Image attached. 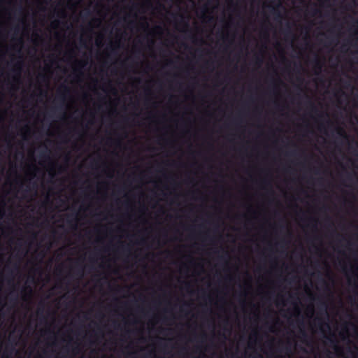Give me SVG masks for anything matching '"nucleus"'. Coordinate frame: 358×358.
Here are the masks:
<instances>
[{
  "label": "nucleus",
  "mask_w": 358,
  "mask_h": 358,
  "mask_svg": "<svg viewBox=\"0 0 358 358\" xmlns=\"http://www.w3.org/2000/svg\"><path fill=\"white\" fill-rule=\"evenodd\" d=\"M41 157H43V158H45V159H50L49 155H46V154H43H43L41 155Z\"/></svg>",
  "instance_id": "obj_12"
},
{
  "label": "nucleus",
  "mask_w": 358,
  "mask_h": 358,
  "mask_svg": "<svg viewBox=\"0 0 358 358\" xmlns=\"http://www.w3.org/2000/svg\"><path fill=\"white\" fill-rule=\"evenodd\" d=\"M289 154H290L291 155H294L296 153H295V152H290Z\"/></svg>",
  "instance_id": "obj_20"
},
{
  "label": "nucleus",
  "mask_w": 358,
  "mask_h": 358,
  "mask_svg": "<svg viewBox=\"0 0 358 358\" xmlns=\"http://www.w3.org/2000/svg\"><path fill=\"white\" fill-rule=\"evenodd\" d=\"M15 268L16 269H17V268H18V266H17V265H15Z\"/></svg>",
  "instance_id": "obj_31"
},
{
  "label": "nucleus",
  "mask_w": 358,
  "mask_h": 358,
  "mask_svg": "<svg viewBox=\"0 0 358 358\" xmlns=\"http://www.w3.org/2000/svg\"><path fill=\"white\" fill-rule=\"evenodd\" d=\"M309 105H310L312 110L317 111V108L312 101H309Z\"/></svg>",
  "instance_id": "obj_8"
},
{
  "label": "nucleus",
  "mask_w": 358,
  "mask_h": 358,
  "mask_svg": "<svg viewBox=\"0 0 358 358\" xmlns=\"http://www.w3.org/2000/svg\"><path fill=\"white\" fill-rule=\"evenodd\" d=\"M185 26H186L187 27H188V26H189V25H188L187 22H185Z\"/></svg>",
  "instance_id": "obj_25"
},
{
  "label": "nucleus",
  "mask_w": 358,
  "mask_h": 358,
  "mask_svg": "<svg viewBox=\"0 0 358 358\" xmlns=\"http://www.w3.org/2000/svg\"><path fill=\"white\" fill-rule=\"evenodd\" d=\"M203 337L206 338V334H203Z\"/></svg>",
  "instance_id": "obj_33"
},
{
  "label": "nucleus",
  "mask_w": 358,
  "mask_h": 358,
  "mask_svg": "<svg viewBox=\"0 0 358 358\" xmlns=\"http://www.w3.org/2000/svg\"><path fill=\"white\" fill-rule=\"evenodd\" d=\"M329 340H330L331 343H332L333 344H335V345L336 344V341L335 340H334V339H329Z\"/></svg>",
  "instance_id": "obj_15"
},
{
  "label": "nucleus",
  "mask_w": 358,
  "mask_h": 358,
  "mask_svg": "<svg viewBox=\"0 0 358 358\" xmlns=\"http://www.w3.org/2000/svg\"><path fill=\"white\" fill-rule=\"evenodd\" d=\"M272 12H273V14H275L278 17H281V15H280V13L279 10H278V8H277L273 7V8H272Z\"/></svg>",
  "instance_id": "obj_6"
},
{
  "label": "nucleus",
  "mask_w": 358,
  "mask_h": 358,
  "mask_svg": "<svg viewBox=\"0 0 358 358\" xmlns=\"http://www.w3.org/2000/svg\"><path fill=\"white\" fill-rule=\"evenodd\" d=\"M357 287H358V286H357Z\"/></svg>",
  "instance_id": "obj_34"
},
{
  "label": "nucleus",
  "mask_w": 358,
  "mask_h": 358,
  "mask_svg": "<svg viewBox=\"0 0 358 358\" xmlns=\"http://www.w3.org/2000/svg\"><path fill=\"white\" fill-rule=\"evenodd\" d=\"M326 326L328 329H329V325L328 324H326Z\"/></svg>",
  "instance_id": "obj_27"
},
{
  "label": "nucleus",
  "mask_w": 358,
  "mask_h": 358,
  "mask_svg": "<svg viewBox=\"0 0 358 358\" xmlns=\"http://www.w3.org/2000/svg\"><path fill=\"white\" fill-rule=\"evenodd\" d=\"M73 217V215H67L66 222H67L69 224H72L73 221L76 222V216L74 217V218H73V219H71V217Z\"/></svg>",
  "instance_id": "obj_4"
},
{
  "label": "nucleus",
  "mask_w": 358,
  "mask_h": 358,
  "mask_svg": "<svg viewBox=\"0 0 358 358\" xmlns=\"http://www.w3.org/2000/svg\"><path fill=\"white\" fill-rule=\"evenodd\" d=\"M186 285H187V287H190L189 283H186Z\"/></svg>",
  "instance_id": "obj_21"
},
{
  "label": "nucleus",
  "mask_w": 358,
  "mask_h": 358,
  "mask_svg": "<svg viewBox=\"0 0 358 358\" xmlns=\"http://www.w3.org/2000/svg\"><path fill=\"white\" fill-rule=\"evenodd\" d=\"M29 292H30V293H31L32 289H31V287H29Z\"/></svg>",
  "instance_id": "obj_22"
},
{
  "label": "nucleus",
  "mask_w": 358,
  "mask_h": 358,
  "mask_svg": "<svg viewBox=\"0 0 358 358\" xmlns=\"http://www.w3.org/2000/svg\"><path fill=\"white\" fill-rule=\"evenodd\" d=\"M122 250H125L126 248L122 245Z\"/></svg>",
  "instance_id": "obj_30"
},
{
  "label": "nucleus",
  "mask_w": 358,
  "mask_h": 358,
  "mask_svg": "<svg viewBox=\"0 0 358 358\" xmlns=\"http://www.w3.org/2000/svg\"><path fill=\"white\" fill-rule=\"evenodd\" d=\"M59 20H56V21L54 22V24H55V25L59 24Z\"/></svg>",
  "instance_id": "obj_18"
},
{
  "label": "nucleus",
  "mask_w": 358,
  "mask_h": 358,
  "mask_svg": "<svg viewBox=\"0 0 358 358\" xmlns=\"http://www.w3.org/2000/svg\"><path fill=\"white\" fill-rule=\"evenodd\" d=\"M79 64H82V66H84L86 64V63L83 64V63H82V62H79Z\"/></svg>",
  "instance_id": "obj_19"
},
{
  "label": "nucleus",
  "mask_w": 358,
  "mask_h": 358,
  "mask_svg": "<svg viewBox=\"0 0 358 358\" xmlns=\"http://www.w3.org/2000/svg\"><path fill=\"white\" fill-rule=\"evenodd\" d=\"M21 67H22V62H17L15 64V68L13 69V71L16 72L17 75H20V72H21Z\"/></svg>",
  "instance_id": "obj_2"
},
{
  "label": "nucleus",
  "mask_w": 358,
  "mask_h": 358,
  "mask_svg": "<svg viewBox=\"0 0 358 358\" xmlns=\"http://www.w3.org/2000/svg\"><path fill=\"white\" fill-rule=\"evenodd\" d=\"M157 29H161V27H157Z\"/></svg>",
  "instance_id": "obj_32"
},
{
  "label": "nucleus",
  "mask_w": 358,
  "mask_h": 358,
  "mask_svg": "<svg viewBox=\"0 0 358 358\" xmlns=\"http://www.w3.org/2000/svg\"><path fill=\"white\" fill-rule=\"evenodd\" d=\"M317 13H318V10H317V9H315V10H313V15H316Z\"/></svg>",
  "instance_id": "obj_16"
},
{
  "label": "nucleus",
  "mask_w": 358,
  "mask_h": 358,
  "mask_svg": "<svg viewBox=\"0 0 358 358\" xmlns=\"http://www.w3.org/2000/svg\"><path fill=\"white\" fill-rule=\"evenodd\" d=\"M310 220L314 221L315 223L317 222V220L315 219H310Z\"/></svg>",
  "instance_id": "obj_24"
},
{
  "label": "nucleus",
  "mask_w": 358,
  "mask_h": 358,
  "mask_svg": "<svg viewBox=\"0 0 358 358\" xmlns=\"http://www.w3.org/2000/svg\"><path fill=\"white\" fill-rule=\"evenodd\" d=\"M256 62H257V64H258L259 65H260L262 63V59L260 58V57H257L256 58Z\"/></svg>",
  "instance_id": "obj_10"
},
{
  "label": "nucleus",
  "mask_w": 358,
  "mask_h": 358,
  "mask_svg": "<svg viewBox=\"0 0 358 358\" xmlns=\"http://www.w3.org/2000/svg\"><path fill=\"white\" fill-rule=\"evenodd\" d=\"M39 78H41V79H43V80H45V75H39Z\"/></svg>",
  "instance_id": "obj_14"
},
{
  "label": "nucleus",
  "mask_w": 358,
  "mask_h": 358,
  "mask_svg": "<svg viewBox=\"0 0 358 358\" xmlns=\"http://www.w3.org/2000/svg\"><path fill=\"white\" fill-rule=\"evenodd\" d=\"M314 62H315V68H316L319 71H321V69H322V64H321L320 61L318 59V58H317V57H316V58L315 59Z\"/></svg>",
  "instance_id": "obj_3"
},
{
  "label": "nucleus",
  "mask_w": 358,
  "mask_h": 358,
  "mask_svg": "<svg viewBox=\"0 0 358 358\" xmlns=\"http://www.w3.org/2000/svg\"><path fill=\"white\" fill-rule=\"evenodd\" d=\"M301 334L303 338H306L308 337V335L304 330H301Z\"/></svg>",
  "instance_id": "obj_9"
},
{
  "label": "nucleus",
  "mask_w": 358,
  "mask_h": 358,
  "mask_svg": "<svg viewBox=\"0 0 358 358\" xmlns=\"http://www.w3.org/2000/svg\"><path fill=\"white\" fill-rule=\"evenodd\" d=\"M145 27L146 28H148V23H145Z\"/></svg>",
  "instance_id": "obj_23"
},
{
  "label": "nucleus",
  "mask_w": 358,
  "mask_h": 358,
  "mask_svg": "<svg viewBox=\"0 0 358 358\" xmlns=\"http://www.w3.org/2000/svg\"><path fill=\"white\" fill-rule=\"evenodd\" d=\"M78 273H79V274H80V275H83V268H81L79 270Z\"/></svg>",
  "instance_id": "obj_17"
},
{
  "label": "nucleus",
  "mask_w": 358,
  "mask_h": 358,
  "mask_svg": "<svg viewBox=\"0 0 358 358\" xmlns=\"http://www.w3.org/2000/svg\"><path fill=\"white\" fill-rule=\"evenodd\" d=\"M96 44L99 45V40H96Z\"/></svg>",
  "instance_id": "obj_29"
},
{
  "label": "nucleus",
  "mask_w": 358,
  "mask_h": 358,
  "mask_svg": "<svg viewBox=\"0 0 358 358\" xmlns=\"http://www.w3.org/2000/svg\"><path fill=\"white\" fill-rule=\"evenodd\" d=\"M110 48H111L112 50H114V49L113 48V45H110Z\"/></svg>",
  "instance_id": "obj_26"
},
{
  "label": "nucleus",
  "mask_w": 358,
  "mask_h": 358,
  "mask_svg": "<svg viewBox=\"0 0 358 358\" xmlns=\"http://www.w3.org/2000/svg\"><path fill=\"white\" fill-rule=\"evenodd\" d=\"M3 215H4V210L3 209L0 210V215H1V217H2Z\"/></svg>",
  "instance_id": "obj_13"
},
{
  "label": "nucleus",
  "mask_w": 358,
  "mask_h": 358,
  "mask_svg": "<svg viewBox=\"0 0 358 358\" xmlns=\"http://www.w3.org/2000/svg\"><path fill=\"white\" fill-rule=\"evenodd\" d=\"M19 41H20V43H22V39H21V38H20V39H19Z\"/></svg>",
  "instance_id": "obj_28"
},
{
  "label": "nucleus",
  "mask_w": 358,
  "mask_h": 358,
  "mask_svg": "<svg viewBox=\"0 0 358 358\" xmlns=\"http://www.w3.org/2000/svg\"><path fill=\"white\" fill-rule=\"evenodd\" d=\"M64 93L60 96V98L62 99V100H64V94H69L70 92V90L68 87L66 86H64Z\"/></svg>",
  "instance_id": "obj_5"
},
{
  "label": "nucleus",
  "mask_w": 358,
  "mask_h": 358,
  "mask_svg": "<svg viewBox=\"0 0 358 358\" xmlns=\"http://www.w3.org/2000/svg\"><path fill=\"white\" fill-rule=\"evenodd\" d=\"M72 351H73V354H74V355H76V354L78 353V352H79V350H78V348H74L73 349V350H72Z\"/></svg>",
  "instance_id": "obj_11"
},
{
  "label": "nucleus",
  "mask_w": 358,
  "mask_h": 358,
  "mask_svg": "<svg viewBox=\"0 0 358 358\" xmlns=\"http://www.w3.org/2000/svg\"><path fill=\"white\" fill-rule=\"evenodd\" d=\"M336 133H337L339 136H342V137H343V138H348V136H347V134H346L345 131V130H344V129H343V128H342V127H337V128H336Z\"/></svg>",
  "instance_id": "obj_1"
},
{
  "label": "nucleus",
  "mask_w": 358,
  "mask_h": 358,
  "mask_svg": "<svg viewBox=\"0 0 358 358\" xmlns=\"http://www.w3.org/2000/svg\"><path fill=\"white\" fill-rule=\"evenodd\" d=\"M287 27H288V29H287V30L286 31V36H293V34H292V31L290 29V27H289V24H287Z\"/></svg>",
  "instance_id": "obj_7"
}]
</instances>
